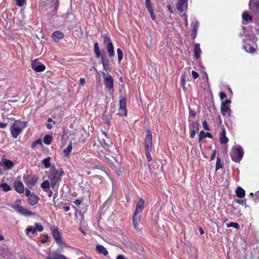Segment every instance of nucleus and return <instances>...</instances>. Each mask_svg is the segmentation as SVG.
I'll use <instances>...</instances> for the list:
<instances>
[{
  "label": "nucleus",
  "mask_w": 259,
  "mask_h": 259,
  "mask_svg": "<svg viewBox=\"0 0 259 259\" xmlns=\"http://www.w3.org/2000/svg\"><path fill=\"white\" fill-rule=\"evenodd\" d=\"M102 75L104 78L105 85L108 89L109 94L112 95L113 93V78L111 75L109 74H106L105 72H103Z\"/></svg>",
  "instance_id": "423d86ee"
},
{
  "label": "nucleus",
  "mask_w": 259,
  "mask_h": 259,
  "mask_svg": "<svg viewBox=\"0 0 259 259\" xmlns=\"http://www.w3.org/2000/svg\"><path fill=\"white\" fill-rule=\"evenodd\" d=\"M199 232H200V234L201 235H203V234L204 233V230H203V229H202V228H201V227H200V228H199Z\"/></svg>",
  "instance_id": "69168bd1"
},
{
  "label": "nucleus",
  "mask_w": 259,
  "mask_h": 259,
  "mask_svg": "<svg viewBox=\"0 0 259 259\" xmlns=\"http://www.w3.org/2000/svg\"><path fill=\"white\" fill-rule=\"evenodd\" d=\"M51 183L49 181L46 180L41 184V187L44 191L48 192Z\"/></svg>",
  "instance_id": "7c9ffc66"
},
{
  "label": "nucleus",
  "mask_w": 259,
  "mask_h": 259,
  "mask_svg": "<svg viewBox=\"0 0 259 259\" xmlns=\"http://www.w3.org/2000/svg\"><path fill=\"white\" fill-rule=\"evenodd\" d=\"M23 180L27 185H34L37 181V179L31 176L27 175L23 176Z\"/></svg>",
  "instance_id": "4468645a"
},
{
  "label": "nucleus",
  "mask_w": 259,
  "mask_h": 259,
  "mask_svg": "<svg viewBox=\"0 0 259 259\" xmlns=\"http://www.w3.org/2000/svg\"><path fill=\"white\" fill-rule=\"evenodd\" d=\"M100 136L102 138V140H101V144L103 146L104 145L109 146L110 141L107 137V134L106 132L102 131Z\"/></svg>",
  "instance_id": "6ab92c4d"
},
{
  "label": "nucleus",
  "mask_w": 259,
  "mask_h": 259,
  "mask_svg": "<svg viewBox=\"0 0 259 259\" xmlns=\"http://www.w3.org/2000/svg\"><path fill=\"white\" fill-rule=\"evenodd\" d=\"M236 194L238 197L243 198L245 196V191L241 187H238L236 190Z\"/></svg>",
  "instance_id": "c85d7f7f"
},
{
  "label": "nucleus",
  "mask_w": 259,
  "mask_h": 259,
  "mask_svg": "<svg viewBox=\"0 0 259 259\" xmlns=\"http://www.w3.org/2000/svg\"><path fill=\"white\" fill-rule=\"evenodd\" d=\"M145 203V201L143 199L140 198L139 201L137 204L135 212L134 214L139 215L140 213H142L143 210V207Z\"/></svg>",
  "instance_id": "ddd939ff"
},
{
  "label": "nucleus",
  "mask_w": 259,
  "mask_h": 259,
  "mask_svg": "<svg viewBox=\"0 0 259 259\" xmlns=\"http://www.w3.org/2000/svg\"><path fill=\"white\" fill-rule=\"evenodd\" d=\"M32 68L36 72H41L45 70L46 67L41 63L36 60H34L32 63Z\"/></svg>",
  "instance_id": "f8f14e48"
},
{
  "label": "nucleus",
  "mask_w": 259,
  "mask_h": 259,
  "mask_svg": "<svg viewBox=\"0 0 259 259\" xmlns=\"http://www.w3.org/2000/svg\"><path fill=\"white\" fill-rule=\"evenodd\" d=\"M181 86L184 89H185V74H182L181 75Z\"/></svg>",
  "instance_id": "c03bdc74"
},
{
  "label": "nucleus",
  "mask_w": 259,
  "mask_h": 259,
  "mask_svg": "<svg viewBox=\"0 0 259 259\" xmlns=\"http://www.w3.org/2000/svg\"><path fill=\"white\" fill-rule=\"evenodd\" d=\"M79 83L82 85H83L85 83V80L84 78H80L79 79Z\"/></svg>",
  "instance_id": "6e6d98bb"
},
{
  "label": "nucleus",
  "mask_w": 259,
  "mask_h": 259,
  "mask_svg": "<svg viewBox=\"0 0 259 259\" xmlns=\"http://www.w3.org/2000/svg\"><path fill=\"white\" fill-rule=\"evenodd\" d=\"M117 53L118 56V60L119 62H120L121 60L123 58V53L122 50L118 48L117 50Z\"/></svg>",
  "instance_id": "ea45409f"
},
{
  "label": "nucleus",
  "mask_w": 259,
  "mask_h": 259,
  "mask_svg": "<svg viewBox=\"0 0 259 259\" xmlns=\"http://www.w3.org/2000/svg\"><path fill=\"white\" fill-rule=\"evenodd\" d=\"M82 202V199H76V200H75V201H73V202L77 206L80 205L81 204Z\"/></svg>",
  "instance_id": "8fccbe9b"
},
{
  "label": "nucleus",
  "mask_w": 259,
  "mask_h": 259,
  "mask_svg": "<svg viewBox=\"0 0 259 259\" xmlns=\"http://www.w3.org/2000/svg\"><path fill=\"white\" fill-rule=\"evenodd\" d=\"M107 50L109 53L110 57H112L114 55V52L113 50V46L112 43H109L107 45Z\"/></svg>",
  "instance_id": "c756f323"
},
{
  "label": "nucleus",
  "mask_w": 259,
  "mask_h": 259,
  "mask_svg": "<svg viewBox=\"0 0 259 259\" xmlns=\"http://www.w3.org/2000/svg\"><path fill=\"white\" fill-rule=\"evenodd\" d=\"M38 201V197L34 194H31L28 198V203L31 205H34L36 204Z\"/></svg>",
  "instance_id": "5701e85b"
},
{
  "label": "nucleus",
  "mask_w": 259,
  "mask_h": 259,
  "mask_svg": "<svg viewBox=\"0 0 259 259\" xmlns=\"http://www.w3.org/2000/svg\"><path fill=\"white\" fill-rule=\"evenodd\" d=\"M27 121H15L11 127V133L14 138H17L22 130L26 126Z\"/></svg>",
  "instance_id": "7ed1b4c3"
},
{
  "label": "nucleus",
  "mask_w": 259,
  "mask_h": 259,
  "mask_svg": "<svg viewBox=\"0 0 259 259\" xmlns=\"http://www.w3.org/2000/svg\"><path fill=\"white\" fill-rule=\"evenodd\" d=\"M25 194H26V196H27L28 197H29V196L31 194H30V191L29 189H25Z\"/></svg>",
  "instance_id": "4d7b16f0"
},
{
  "label": "nucleus",
  "mask_w": 259,
  "mask_h": 259,
  "mask_svg": "<svg viewBox=\"0 0 259 259\" xmlns=\"http://www.w3.org/2000/svg\"><path fill=\"white\" fill-rule=\"evenodd\" d=\"M220 97L221 100H223L224 98L226 97V95L223 92H221L220 93Z\"/></svg>",
  "instance_id": "5fc2aeb1"
},
{
  "label": "nucleus",
  "mask_w": 259,
  "mask_h": 259,
  "mask_svg": "<svg viewBox=\"0 0 259 259\" xmlns=\"http://www.w3.org/2000/svg\"><path fill=\"white\" fill-rule=\"evenodd\" d=\"M7 126V124L0 122V128H5Z\"/></svg>",
  "instance_id": "052dcab7"
},
{
  "label": "nucleus",
  "mask_w": 259,
  "mask_h": 259,
  "mask_svg": "<svg viewBox=\"0 0 259 259\" xmlns=\"http://www.w3.org/2000/svg\"><path fill=\"white\" fill-rule=\"evenodd\" d=\"M72 149V143L70 142L68 145L67 147L63 150L64 155L66 156L69 155Z\"/></svg>",
  "instance_id": "473e14b6"
},
{
  "label": "nucleus",
  "mask_w": 259,
  "mask_h": 259,
  "mask_svg": "<svg viewBox=\"0 0 259 259\" xmlns=\"http://www.w3.org/2000/svg\"><path fill=\"white\" fill-rule=\"evenodd\" d=\"M148 11L150 14V16H151V17L152 18V19L153 20H155V16H154V11L152 9V8H149V10H148Z\"/></svg>",
  "instance_id": "49530a36"
},
{
  "label": "nucleus",
  "mask_w": 259,
  "mask_h": 259,
  "mask_svg": "<svg viewBox=\"0 0 259 259\" xmlns=\"http://www.w3.org/2000/svg\"><path fill=\"white\" fill-rule=\"evenodd\" d=\"M18 213H19L21 215H22L23 216L25 217H30L32 215H34V213L30 211V210L24 207H22L21 209L18 211Z\"/></svg>",
  "instance_id": "dca6fc26"
},
{
  "label": "nucleus",
  "mask_w": 259,
  "mask_h": 259,
  "mask_svg": "<svg viewBox=\"0 0 259 259\" xmlns=\"http://www.w3.org/2000/svg\"><path fill=\"white\" fill-rule=\"evenodd\" d=\"M48 239V236L47 235V236H45V238L42 239L41 240V242L42 243H46Z\"/></svg>",
  "instance_id": "13d9d810"
},
{
  "label": "nucleus",
  "mask_w": 259,
  "mask_h": 259,
  "mask_svg": "<svg viewBox=\"0 0 259 259\" xmlns=\"http://www.w3.org/2000/svg\"><path fill=\"white\" fill-rule=\"evenodd\" d=\"M100 50L98 46V44L97 42H95L94 44V51L98 52Z\"/></svg>",
  "instance_id": "864d4df0"
},
{
  "label": "nucleus",
  "mask_w": 259,
  "mask_h": 259,
  "mask_svg": "<svg viewBox=\"0 0 259 259\" xmlns=\"http://www.w3.org/2000/svg\"><path fill=\"white\" fill-rule=\"evenodd\" d=\"M140 222V217L139 215L134 214L133 218V223L134 228L138 230L139 229V223Z\"/></svg>",
  "instance_id": "412c9836"
},
{
  "label": "nucleus",
  "mask_w": 259,
  "mask_h": 259,
  "mask_svg": "<svg viewBox=\"0 0 259 259\" xmlns=\"http://www.w3.org/2000/svg\"><path fill=\"white\" fill-rule=\"evenodd\" d=\"M199 124L197 122H192L190 124V137L193 139L194 138L196 133L198 131Z\"/></svg>",
  "instance_id": "9d476101"
},
{
  "label": "nucleus",
  "mask_w": 259,
  "mask_h": 259,
  "mask_svg": "<svg viewBox=\"0 0 259 259\" xmlns=\"http://www.w3.org/2000/svg\"><path fill=\"white\" fill-rule=\"evenodd\" d=\"M2 162L3 163L4 166L7 169H11L14 166V163L12 161L7 159H2Z\"/></svg>",
  "instance_id": "b1692460"
},
{
  "label": "nucleus",
  "mask_w": 259,
  "mask_h": 259,
  "mask_svg": "<svg viewBox=\"0 0 259 259\" xmlns=\"http://www.w3.org/2000/svg\"><path fill=\"white\" fill-rule=\"evenodd\" d=\"M16 4L19 7H22L26 4L25 0H16Z\"/></svg>",
  "instance_id": "a18cd8bd"
},
{
  "label": "nucleus",
  "mask_w": 259,
  "mask_h": 259,
  "mask_svg": "<svg viewBox=\"0 0 259 259\" xmlns=\"http://www.w3.org/2000/svg\"><path fill=\"white\" fill-rule=\"evenodd\" d=\"M64 174L62 169L59 171L56 170L55 168H52L50 174L49 175V179L50 180L51 187L54 189H57L59 182L61 180V178Z\"/></svg>",
  "instance_id": "f257e3e1"
},
{
  "label": "nucleus",
  "mask_w": 259,
  "mask_h": 259,
  "mask_svg": "<svg viewBox=\"0 0 259 259\" xmlns=\"http://www.w3.org/2000/svg\"><path fill=\"white\" fill-rule=\"evenodd\" d=\"M220 141L221 144H226L228 142V138L226 136V130L224 128L220 135Z\"/></svg>",
  "instance_id": "aec40b11"
},
{
  "label": "nucleus",
  "mask_w": 259,
  "mask_h": 259,
  "mask_svg": "<svg viewBox=\"0 0 259 259\" xmlns=\"http://www.w3.org/2000/svg\"><path fill=\"white\" fill-rule=\"evenodd\" d=\"M52 141V137L50 135H46L43 139L44 143L46 145H50Z\"/></svg>",
  "instance_id": "72a5a7b5"
},
{
  "label": "nucleus",
  "mask_w": 259,
  "mask_h": 259,
  "mask_svg": "<svg viewBox=\"0 0 259 259\" xmlns=\"http://www.w3.org/2000/svg\"><path fill=\"white\" fill-rule=\"evenodd\" d=\"M42 256L45 259H68L63 254L55 251L50 253L47 256L44 255H42Z\"/></svg>",
  "instance_id": "1a4fd4ad"
},
{
  "label": "nucleus",
  "mask_w": 259,
  "mask_h": 259,
  "mask_svg": "<svg viewBox=\"0 0 259 259\" xmlns=\"http://www.w3.org/2000/svg\"><path fill=\"white\" fill-rule=\"evenodd\" d=\"M50 160H51V158L50 157H48L46 158H45L42 161V163L44 165L45 167L46 168H49L50 166V165H51Z\"/></svg>",
  "instance_id": "e433bc0d"
},
{
  "label": "nucleus",
  "mask_w": 259,
  "mask_h": 259,
  "mask_svg": "<svg viewBox=\"0 0 259 259\" xmlns=\"http://www.w3.org/2000/svg\"><path fill=\"white\" fill-rule=\"evenodd\" d=\"M206 137L211 138L212 135L210 133H208V132L205 133L202 131H200V132L199 133V140L200 141L202 139H203Z\"/></svg>",
  "instance_id": "cd10ccee"
},
{
  "label": "nucleus",
  "mask_w": 259,
  "mask_h": 259,
  "mask_svg": "<svg viewBox=\"0 0 259 259\" xmlns=\"http://www.w3.org/2000/svg\"><path fill=\"white\" fill-rule=\"evenodd\" d=\"M42 141H41V140L40 139H38L37 140H36L35 141H34L31 145V147L32 148H35L37 145H40V146H42Z\"/></svg>",
  "instance_id": "4c0bfd02"
},
{
  "label": "nucleus",
  "mask_w": 259,
  "mask_h": 259,
  "mask_svg": "<svg viewBox=\"0 0 259 259\" xmlns=\"http://www.w3.org/2000/svg\"><path fill=\"white\" fill-rule=\"evenodd\" d=\"M102 58V63L103 65L104 68L106 69V67L108 65L109 61L108 60L105 58L104 56H101Z\"/></svg>",
  "instance_id": "58836bf2"
},
{
  "label": "nucleus",
  "mask_w": 259,
  "mask_h": 259,
  "mask_svg": "<svg viewBox=\"0 0 259 259\" xmlns=\"http://www.w3.org/2000/svg\"><path fill=\"white\" fill-rule=\"evenodd\" d=\"M53 126L52 125V124L51 123H47V127L49 129V130H50L52 128Z\"/></svg>",
  "instance_id": "338daca9"
},
{
  "label": "nucleus",
  "mask_w": 259,
  "mask_h": 259,
  "mask_svg": "<svg viewBox=\"0 0 259 259\" xmlns=\"http://www.w3.org/2000/svg\"><path fill=\"white\" fill-rule=\"evenodd\" d=\"M146 6L148 10H149V8H152L150 0H146Z\"/></svg>",
  "instance_id": "3c124183"
},
{
  "label": "nucleus",
  "mask_w": 259,
  "mask_h": 259,
  "mask_svg": "<svg viewBox=\"0 0 259 259\" xmlns=\"http://www.w3.org/2000/svg\"><path fill=\"white\" fill-rule=\"evenodd\" d=\"M14 187L15 190L19 193H23L24 191V187L23 183L20 181H17L14 183Z\"/></svg>",
  "instance_id": "f3484780"
},
{
  "label": "nucleus",
  "mask_w": 259,
  "mask_h": 259,
  "mask_svg": "<svg viewBox=\"0 0 259 259\" xmlns=\"http://www.w3.org/2000/svg\"><path fill=\"white\" fill-rule=\"evenodd\" d=\"M244 48L245 50V51L247 52L252 53H254L255 51L254 48L251 46L250 44L245 43V44L244 46Z\"/></svg>",
  "instance_id": "2f4dec72"
},
{
  "label": "nucleus",
  "mask_w": 259,
  "mask_h": 259,
  "mask_svg": "<svg viewBox=\"0 0 259 259\" xmlns=\"http://www.w3.org/2000/svg\"><path fill=\"white\" fill-rule=\"evenodd\" d=\"M221 110L223 115H230L231 109L225 104H222Z\"/></svg>",
  "instance_id": "a878e982"
},
{
  "label": "nucleus",
  "mask_w": 259,
  "mask_h": 259,
  "mask_svg": "<svg viewBox=\"0 0 259 259\" xmlns=\"http://www.w3.org/2000/svg\"><path fill=\"white\" fill-rule=\"evenodd\" d=\"M126 100L124 98H121L119 100V113L122 116H126L127 115Z\"/></svg>",
  "instance_id": "6e6552de"
},
{
  "label": "nucleus",
  "mask_w": 259,
  "mask_h": 259,
  "mask_svg": "<svg viewBox=\"0 0 259 259\" xmlns=\"http://www.w3.org/2000/svg\"><path fill=\"white\" fill-rule=\"evenodd\" d=\"M96 56L97 58H99L100 57V51L98 52H95Z\"/></svg>",
  "instance_id": "680f3d73"
},
{
  "label": "nucleus",
  "mask_w": 259,
  "mask_h": 259,
  "mask_svg": "<svg viewBox=\"0 0 259 259\" xmlns=\"http://www.w3.org/2000/svg\"><path fill=\"white\" fill-rule=\"evenodd\" d=\"M227 226L228 228L229 227H234L236 229H238L239 228V225L237 223L231 222L230 223L227 224Z\"/></svg>",
  "instance_id": "a19ab883"
},
{
  "label": "nucleus",
  "mask_w": 259,
  "mask_h": 259,
  "mask_svg": "<svg viewBox=\"0 0 259 259\" xmlns=\"http://www.w3.org/2000/svg\"><path fill=\"white\" fill-rule=\"evenodd\" d=\"M104 42L107 45L109 43H112L110 37L107 35L104 36Z\"/></svg>",
  "instance_id": "de8ad7c7"
},
{
  "label": "nucleus",
  "mask_w": 259,
  "mask_h": 259,
  "mask_svg": "<svg viewBox=\"0 0 259 259\" xmlns=\"http://www.w3.org/2000/svg\"><path fill=\"white\" fill-rule=\"evenodd\" d=\"M249 9L254 13H256L259 9V0H250Z\"/></svg>",
  "instance_id": "2eb2a0df"
},
{
  "label": "nucleus",
  "mask_w": 259,
  "mask_h": 259,
  "mask_svg": "<svg viewBox=\"0 0 259 259\" xmlns=\"http://www.w3.org/2000/svg\"><path fill=\"white\" fill-rule=\"evenodd\" d=\"M63 36V33L60 31H56L54 32L52 35V37L55 41H57L58 39H62Z\"/></svg>",
  "instance_id": "393cba45"
},
{
  "label": "nucleus",
  "mask_w": 259,
  "mask_h": 259,
  "mask_svg": "<svg viewBox=\"0 0 259 259\" xmlns=\"http://www.w3.org/2000/svg\"><path fill=\"white\" fill-rule=\"evenodd\" d=\"M192 75L195 79H196L199 77V74L194 70L192 71Z\"/></svg>",
  "instance_id": "603ef678"
},
{
  "label": "nucleus",
  "mask_w": 259,
  "mask_h": 259,
  "mask_svg": "<svg viewBox=\"0 0 259 259\" xmlns=\"http://www.w3.org/2000/svg\"><path fill=\"white\" fill-rule=\"evenodd\" d=\"M187 0H179L177 5V8L181 13H183L187 8Z\"/></svg>",
  "instance_id": "9b49d317"
},
{
  "label": "nucleus",
  "mask_w": 259,
  "mask_h": 259,
  "mask_svg": "<svg viewBox=\"0 0 259 259\" xmlns=\"http://www.w3.org/2000/svg\"><path fill=\"white\" fill-rule=\"evenodd\" d=\"M63 209L65 211H68L70 210V207L69 206H64Z\"/></svg>",
  "instance_id": "774afa93"
},
{
  "label": "nucleus",
  "mask_w": 259,
  "mask_h": 259,
  "mask_svg": "<svg viewBox=\"0 0 259 259\" xmlns=\"http://www.w3.org/2000/svg\"><path fill=\"white\" fill-rule=\"evenodd\" d=\"M52 235L57 244L59 245L58 250L62 251L65 247H70L62 239L60 233L57 229L52 230Z\"/></svg>",
  "instance_id": "20e7f679"
},
{
  "label": "nucleus",
  "mask_w": 259,
  "mask_h": 259,
  "mask_svg": "<svg viewBox=\"0 0 259 259\" xmlns=\"http://www.w3.org/2000/svg\"><path fill=\"white\" fill-rule=\"evenodd\" d=\"M231 156L234 161L239 162L243 156V148L239 145L234 146L232 148Z\"/></svg>",
  "instance_id": "39448f33"
},
{
  "label": "nucleus",
  "mask_w": 259,
  "mask_h": 259,
  "mask_svg": "<svg viewBox=\"0 0 259 259\" xmlns=\"http://www.w3.org/2000/svg\"><path fill=\"white\" fill-rule=\"evenodd\" d=\"M199 23L197 21L193 23V30L192 32L193 33L195 34V35L196 33L197 32V29L198 27Z\"/></svg>",
  "instance_id": "37998d69"
},
{
  "label": "nucleus",
  "mask_w": 259,
  "mask_h": 259,
  "mask_svg": "<svg viewBox=\"0 0 259 259\" xmlns=\"http://www.w3.org/2000/svg\"><path fill=\"white\" fill-rule=\"evenodd\" d=\"M201 51L200 48V45L198 44H196L194 46V55L195 58L198 59L200 56Z\"/></svg>",
  "instance_id": "bb28decb"
},
{
  "label": "nucleus",
  "mask_w": 259,
  "mask_h": 259,
  "mask_svg": "<svg viewBox=\"0 0 259 259\" xmlns=\"http://www.w3.org/2000/svg\"><path fill=\"white\" fill-rule=\"evenodd\" d=\"M116 259H125V258L123 255L121 254L117 255Z\"/></svg>",
  "instance_id": "e2e57ef3"
},
{
  "label": "nucleus",
  "mask_w": 259,
  "mask_h": 259,
  "mask_svg": "<svg viewBox=\"0 0 259 259\" xmlns=\"http://www.w3.org/2000/svg\"><path fill=\"white\" fill-rule=\"evenodd\" d=\"M222 167V165L221 164V161L219 157L217 158L216 165H215V170H217L221 168Z\"/></svg>",
  "instance_id": "79ce46f5"
},
{
  "label": "nucleus",
  "mask_w": 259,
  "mask_h": 259,
  "mask_svg": "<svg viewBox=\"0 0 259 259\" xmlns=\"http://www.w3.org/2000/svg\"><path fill=\"white\" fill-rule=\"evenodd\" d=\"M17 212L22 207L21 205V200L20 199H17L13 203L10 205Z\"/></svg>",
  "instance_id": "a211bd4d"
},
{
  "label": "nucleus",
  "mask_w": 259,
  "mask_h": 259,
  "mask_svg": "<svg viewBox=\"0 0 259 259\" xmlns=\"http://www.w3.org/2000/svg\"><path fill=\"white\" fill-rule=\"evenodd\" d=\"M203 128L206 131H209V127L207 124V123L206 120H204L202 123Z\"/></svg>",
  "instance_id": "09e8293b"
},
{
  "label": "nucleus",
  "mask_w": 259,
  "mask_h": 259,
  "mask_svg": "<svg viewBox=\"0 0 259 259\" xmlns=\"http://www.w3.org/2000/svg\"><path fill=\"white\" fill-rule=\"evenodd\" d=\"M44 230L42 225L39 223H35L34 226H29L25 229V233L27 236H30V234H34L37 231L41 232Z\"/></svg>",
  "instance_id": "0eeeda50"
},
{
  "label": "nucleus",
  "mask_w": 259,
  "mask_h": 259,
  "mask_svg": "<svg viewBox=\"0 0 259 259\" xmlns=\"http://www.w3.org/2000/svg\"><path fill=\"white\" fill-rule=\"evenodd\" d=\"M96 250L99 253L102 254L105 256L107 255L108 254V250L101 245H97L96 246Z\"/></svg>",
  "instance_id": "4be33fe9"
},
{
  "label": "nucleus",
  "mask_w": 259,
  "mask_h": 259,
  "mask_svg": "<svg viewBox=\"0 0 259 259\" xmlns=\"http://www.w3.org/2000/svg\"><path fill=\"white\" fill-rule=\"evenodd\" d=\"M243 20L246 22H250L252 20L251 16L246 12H244L242 15Z\"/></svg>",
  "instance_id": "c9c22d12"
},
{
  "label": "nucleus",
  "mask_w": 259,
  "mask_h": 259,
  "mask_svg": "<svg viewBox=\"0 0 259 259\" xmlns=\"http://www.w3.org/2000/svg\"><path fill=\"white\" fill-rule=\"evenodd\" d=\"M144 147L146 158L148 162L152 161L150 152L152 147V135L150 131H147V135L144 141Z\"/></svg>",
  "instance_id": "f03ea898"
},
{
  "label": "nucleus",
  "mask_w": 259,
  "mask_h": 259,
  "mask_svg": "<svg viewBox=\"0 0 259 259\" xmlns=\"http://www.w3.org/2000/svg\"><path fill=\"white\" fill-rule=\"evenodd\" d=\"M0 188L5 192L9 191L11 189V187L6 183L0 184Z\"/></svg>",
  "instance_id": "f704fd0d"
},
{
  "label": "nucleus",
  "mask_w": 259,
  "mask_h": 259,
  "mask_svg": "<svg viewBox=\"0 0 259 259\" xmlns=\"http://www.w3.org/2000/svg\"><path fill=\"white\" fill-rule=\"evenodd\" d=\"M189 114L191 116L193 117H195L196 115L195 112L192 110H190Z\"/></svg>",
  "instance_id": "bf43d9fd"
},
{
  "label": "nucleus",
  "mask_w": 259,
  "mask_h": 259,
  "mask_svg": "<svg viewBox=\"0 0 259 259\" xmlns=\"http://www.w3.org/2000/svg\"><path fill=\"white\" fill-rule=\"evenodd\" d=\"M75 252L78 255L82 254V252L79 249H76Z\"/></svg>",
  "instance_id": "0e129e2a"
}]
</instances>
